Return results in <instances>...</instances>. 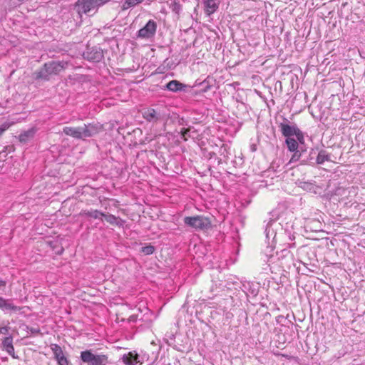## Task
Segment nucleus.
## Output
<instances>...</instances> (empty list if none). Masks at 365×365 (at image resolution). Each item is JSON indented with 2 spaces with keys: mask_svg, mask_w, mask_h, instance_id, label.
Segmentation results:
<instances>
[{
  "mask_svg": "<svg viewBox=\"0 0 365 365\" xmlns=\"http://www.w3.org/2000/svg\"><path fill=\"white\" fill-rule=\"evenodd\" d=\"M68 62L64 61H51L46 62L33 73V78L36 81H48L51 76L58 75L68 67Z\"/></svg>",
  "mask_w": 365,
  "mask_h": 365,
  "instance_id": "f257e3e1",
  "label": "nucleus"
},
{
  "mask_svg": "<svg viewBox=\"0 0 365 365\" xmlns=\"http://www.w3.org/2000/svg\"><path fill=\"white\" fill-rule=\"evenodd\" d=\"M110 0H78L74 9L81 16L83 14L92 16L95 14L99 7L103 6Z\"/></svg>",
  "mask_w": 365,
  "mask_h": 365,
  "instance_id": "f03ea898",
  "label": "nucleus"
},
{
  "mask_svg": "<svg viewBox=\"0 0 365 365\" xmlns=\"http://www.w3.org/2000/svg\"><path fill=\"white\" fill-rule=\"evenodd\" d=\"M80 359L86 365H109L108 358L106 355L95 354L91 350L82 351Z\"/></svg>",
  "mask_w": 365,
  "mask_h": 365,
  "instance_id": "7ed1b4c3",
  "label": "nucleus"
},
{
  "mask_svg": "<svg viewBox=\"0 0 365 365\" xmlns=\"http://www.w3.org/2000/svg\"><path fill=\"white\" fill-rule=\"evenodd\" d=\"M183 221L185 225L196 230H205L212 227L210 218L203 215L185 217Z\"/></svg>",
  "mask_w": 365,
  "mask_h": 365,
  "instance_id": "20e7f679",
  "label": "nucleus"
},
{
  "mask_svg": "<svg viewBox=\"0 0 365 365\" xmlns=\"http://www.w3.org/2000/svg\"><path fill=\"white\" fill-rule=\"evenodd\" d=\"M83 56L88 61L99 62L103 58V52L98 46H87L86 50L83 53Z\"/></svg>",
  "mask_w": 365,
  "mask_h": 365,
  "instance_id": "39448f33",
  "label": "nucleus"
},
{
  "mask_svg": "<svg viewBox=\"0 0 365 365\" xmlns=\"http://www.w3.org/2000/svg\"><path fill=\"white\" fill-rule=\"evenodd\" d=\"M156 30V22L153 20H149L145 26L138 31L137 36L141 38H150L155 34Z\"/></svg>",
  "mask_w": 365,
  "mask_h": 365,
  "instance_id": "423d86ee",
  "label": "nucleus"
},
{
  "mask_svg": "<svg viewBox=\"0 0 365 365\" xmlns=\"http://www.w3.org/2000/svg\"><path fill=\"white\" fill-rule=\"evenodd\" d=\"M22 309V307L15 305L12 299L0 297V310L5 314L16 313L21 312Z\"/></svg>",
  "mask_w": 365,
  "mask_h": 365,
  "instance_id": "0eeeda50",
  "label": "nucleus"
},
{
  "mask_svg": "<svg viewBox=\"0 0 365 365\" xmlns=\"http://www.w3.org/2000/svg\"><path fill=\"white\" fill-rule=\"evenodd\" d=\"M143 116L148 122L156 123L163 118V114L160 109L148 108L143 113Z\"/></svg>",
  "mask_w": 365,
  "mask_h": 365,
  "instance_id": "6e6552de",
  "label": "nucleus"
},
{
  "mask_svg": "<svg viewBox=\"0 0 365 365\" xmlns=\"http://www.w3.org/2000/svg\"><path fill=\"white\" fill-rule=\"evenodd\" d=\"M279 128L282 135L287 138L294 135L297 130L299 129L296 125H289V121L285 118H284L283 122L279 124Z\"/></svg>",
  "mask_w": 365,
  "mask_h": 365,
  "instance_id": "1a4fd4ad",
  "label": "nucleus"
},
{
  "mask_svg": "<svg viewBox=\"0 0 365 365\" xmlns=\"http://www.w3.org/2000/svg\"><path fill=\"white\" fill-rule=\"evenodd\" d=\"M81 127L83 140L97 135L102 130V126L98 123L84 124Z\"/></svg>",
  "mask_w": 365,
  "mask_h": 365,
  "instance_id": "9d476101",
  "label": "nucleus"
},
{
  "mask_svg": "<svg viewBox=\"0 0 365 365\" xmlns=\"http://www.w3.org/2000/svg\"><path fill=\"white\" fill-rule=\"evenodd\" d=\"M122 361L126 365L142 364L140 356L135 351H130L123 355Z\"/></svg>",
  "mask_w": 365,
  "mask_h": 365,
  "instance_id": "9b49d317",
  "label": "nucleus"
},
{
  "mask_svg": "<svg viewBox=\"0 0 365 365\" xmlns=\"http://www.w3.org/2000/svg\"><path fill=\"white\" fill-rule=\"evenodd\" d=\"M63 133L68 136L75 139L83 140L82 133V127H68L66 126L63 128Z\"/></svg>",
  "mask_w": 365,
  "mask_h": 365,
  "instance_id": "f8f14e48",
  "label": "nucleus"
},
{
  "mask_svg": "<svg viewBox=\"0 0 365 365\" xmlns=\"http://www.w3.org/2000/svg\"><path fill=\"white\" fill-rule=\"evenodd\" d=\"M1 347L9 355H11L14 359L18 358V356H16V354H15L14 347L13 346V337L11 335H9V336L5 337L2 340Z\"/></svg>",
  "mask_w": 365,
  "mask_h": 365,
  "instance_id": "ddd939ff",
  "label": "nucleus"
},
{
  "mask_svg": "<svg viewBox=\"0 0 365 365\" xmlns=\"http://www.w3.org/2000/svg\"><path fill=\"white\" fill-rule=\"evenodd\" d=\"M165 88L170 91L178 92L185 91L187 88V85L183 84L177 80H173L165 85Z\"/></svg>",
  "mask_w": 365,
  "mask_h": 365,
  "instance_id": "4468645a",
  "label": "nucleus"
},
{
  "mask_svg": "<svg viewBox=\"0 0 365 365\" xmlns=\"http://www.w3.org/2000/svg\"><path fill=\"white\" fill-rule=\"evenodd\" d=\"M103 217H104L105 220L108 222L109 224L112 225H116L119 227H123L125 224V220L115 217V215L109 213H104V215H103Z\"/></svg>",
  "mask_w": 365,
  "mask_h": 365,
  "instance_id": "2eb2a0df",
  "label": "nucleus"
},
{
  "mask_svg": "<svg viewBox=\"0 0 365 365\" xmlns=\"http://www.w3.org/2000/svg\"><path fill=\"white\" fill-rule=\"evenodd\" d=\"M81 216L89 217L93 219H100L102 220L103 215H104V212L98 210H83L80 212Z\"/></svg>",
  "mask_w": 365,
  "mask_h": 365,
  "instance_id": "dca6fc26",
  "label": "nucleus"
},
{
  "mask_svg": "<svg viewBox=\"0 0 365 365\" xmlns=\"http://www.w3.org/2000/svg\"><path fill=\"white\" fill-rule=\"evenodd\" d=\"M36 132V129L35 128H31L24 131L19 136V141L21 143H26L34 137Z\"/></svg>",
  "mask_w": 365,
  "mask_h": 365,
  "instance_id": "f3484780",
  "label": "nucleus"
},
{
  "mask_svg": "<svg viewBox=\"0 0 365 365\" xmlns=\"http://www.w3.org/2000/svg\"><path fill=\"white\" fill-rule=\"evenodd\" d=\"M218 6L219 2L217 0H207L205 1V11L209 15L215 12Z\"/></svg>",
  "mask_w": 365,
  "mask_h": 365,
  "instance_id": "a211bd4d",
  "label": "nucleus"
},
{
  "mask_svg": "<svg viewBox=\"0 0 365 365\" xmlns=\"http://www.w3.org/2000/svg\"><path fill=\"white\" fill-rule=\"evenodd\" d=\"M143 1L144 0H124L123 1L121 9L123 11H125L141 4Z\"/></svg>",
  "mask_w": 365,
  "mask_h": 365,
  "instance_id": "6ab92c4d",
  "label": "nucleus"
},
{
  "mask_svg": "<svg viewBox=\"0 0 365 365\" xmlns=\"http://www.w3.org/2000/svg\"><path fill=\"white\" fill-rule=\"evenodd\" d=\"M330 155L327 153L326 150H320L317 156L316 163L317 164H323L325 161H330Z\"/></svg>",
  "mask_w": 365,
  "mask_h": 365,
  "instance_id": "aec40b11",
  "label": "nucleus"
},
{
  "mask_svg": "<svg viewBox=\"0 0 365 365\" xmlns=\"http://www.w3.org/2000/svg\"><path fill=\"white\" fill-rule=\"evenodd\" d=\"M51 350L53 351V354L54 355V359L56 360H58L61 358L65 357L63 351L60 346L58 344H51Z\"/></svg>",
  "mask_w": 365,
  "mask_h": 365,
  "instance_id": "412c9836",
  "label": "nucleus"
},
{
  "mask_svg": "<svg viewBox=\"0 0 365 365\" xmlns=\"http://www.w3.org/2000/svg\"><path fill=\"white\" fill-rule=\"evenodd\" d=\"M212 78H210L209 76L203 81L200 82L199 83V86L202 87L201 91L207 92V91H209L212 86Z\"/></svg>",
  "mask_w": 365,
  "mask_h": 365,
  "instance_id": "4be33fe9",
  "label": "nucleus"
},
{
  "mask_svg": "<svg viewBox=\"0 0 365 365\" xmlns=\"http://www.w3.org/2000/svg\"><path fill=\"white\" fill-rule=\"evenodd\" d=\"M285 143L287 144V148L291 152L299 149L298 142L292 138H287L285 140Z\"/></svg>",
  "mask_w": 365,
  "mask_h": 365,
  "instance_id": "5701e85b",
  "label": "nucleus"
},
{
  "mask_svg": "<svg viewBox=\"0 0 365 365\" xmlns=\"http://www.w3.org/2000/svg\"><path fill=\"white\" fill-rule=\"evenodd\" d=\"M169 7L171 9L173 12L175 13L178 15L180 13L182 10V5L180 4L179 0H170Z\"/></svg>",
  "mask_w": 365,
  "mask_h": 365,
  "instance_id": "b1692460",
  "label": "nucleus"
},
{
  "mask_svg": "<svg viewBox=\"0 0 365 365\" xmlns=\"http://www.w3.org/2000/svg\"><path fill=\"white\" fill-rule=\"evenodd\" d=\"M292 155V157L290 159V162L297 161L300 159V158L303 157L305 153V150H302L300 151L299 149L296 150Z\"/></svg>",
  "mask_w": 365,
  "mask_h": 365,
  "instance_id": "393cba45",
  "label": "nucleus"
},
{
  "mask_svg": "<svg viewBox=\"0 0 365 365\" xmlns=\"http://www.w3.org/2000/svg\"><path fill=\"white\" fill-rule=\"evenodd\" d=\"M154 251H155V247L152 245L145 246V247H142V249H141V252H143L146 255L153 254L154 252Z\"/></svg>",
  "mask_w": 365,
  "mask_h": 365,
  "instance_id": "a878e982",
  "label": "nucleus"
},
{
  "mask_svg": "<svg viewBox=\"0 0 365 365\" xmlns=\"http://www.w3.org/2000/svg\"><path fill=\"white\" fill-rule=\"evenodd\" d=\"M294 135L297 137L298 143L303 145L304 143V133L299 130H297Z\"/></svg>",
  "mask_w": 365,
  "mask_h": 365,
  "instance_id": "bb28decb",
  "label": "nucleus"
},
{
  "mask_svg": "<svg viewBox=\"0 0 365 365\" xmlns=\"http://www.w3.org/2000/svg\"><path fill=\"white\" fill-rule=\"evenodd\" d=\"M190 128H182L180 131V134H181V136L182 138L185 140H187V137H190V135H188V133L190 132Z\"/></svg>",
  "mask_w": 365,
  "mask_h": 365,
  "instance_id": "cd10ccee",
  "label": "nucleus"
},
{
  "mask_svg": "<svg viewBox=\"0 0 365 365\" xmlns=\"http://www.w3.org/2000/svg\"><path fill=\"white\" fill-rule=\"evenodd\" d=\"M274 222V220L272 219H269V221L267 222V225H266V228H265V234H266V237L267 238H269V233H270V230H269V227L271 226L272 223Z\"/></svg>",
  "mask_w": 365,
  "mask_h": 365,
  "instance_id": "c85d7f7f",
  "label": "nucleus"
},
{
  "mask_svg": "<svg viewBox=\"0 0 365 365\" xmlns=\"http://www.w3.org/2000/svg\"><path fill=\"white\" fill-rule=\"evenodd\" d=\"M9 329H10V327H9V326L1 327H0V334L7 335V334H9Z\"/></svg>",
  "mask_w": 365,
  "mask_h": 365,
  "instance_id": "c756f323",
  "label": "nucleus"
},
{
  "mask_svg": "<svg viewBox=\"0 0 365 365\" xmlns=\"http://www.w3.org/2000/svg\"><path fill=\"white\" fill-rule=\"evenodd\" d=\"M57 361L58 365H68V361L66 357L61 358Z\"/></svg>",
  "mask_w": 365,
  "mask_h": 365,
  "instance_id": "7c9ffc66",
  "label": "nucleus"
},
{
  "mask_svg": "<svg viewBox=\"0 0 365 365\" xmlns=\"http://www.w3.org/2000/svg\"><path fill=\"white\" fill-rule=\"evenodd\" d=\"M6 281L0 279V289H4V287L6 286Z\"/></svg>",
  "mask_w": 365,
  "mask_h": 365,
  "instance_id": "2f4dec72",
  "label": "nucleus"
},
{
  "mask_svg": "<svg viewBox=\"0 0 365 365\" xmlns=\"http://www.w3.org/2000/svg\"><path fill=\"white\" fill-rule=\"evenodd\" d=\"M30 330H31V332L34 333V334L40 333V330L37 328H31Z\"/></svg>",
  "mask_w": 365,
  "mask_h": 365,
  "instance_id": "473e14b6",
  "label": "nucleus"
},
{
  "mask_svg": "<svg viewBox=\"0 0 365 365\" xmlns=\"http://www.w3.org/2000/svg\"><path fill=\"white\" fill-rule=\"evenodd\" d=\"M6 130V126L0 127V136L3 134V133Z\"/></svg>",
  "mask_w": 365,
  "mask_h": 365,
  "instance_id": "72a5a7b5",
  "label": "nucleus"
},
{
  "mask_svg": "<svg viewBox=\"0 0 365 365\" xmlns=\"http://www.w3.org/2000/svg\"><path fill=\"white\" fill-rule=\"evenodd\" d=\"M136 320V317L135 315H132L129 317L130 322H135Z\"/></svg>",
  "mask_w": 365,
  "mask_h": 365,
  "instance_id": "f704fd0d",
  "label": "nucleus"
},
{
  "mask_svg": "<svg viewBox=\"0 0 365 365\" xmlns=\"http://www.w3.org/2000/svg\"><path fill=\"white\" fill-rule=\"evenodd\" d=\"M313 154H314V155H315V154H316V151H315V150H312V151H311V153H310L309 155H313Z\"/></svg>",
  "mask_w": 365,
  "mask_h": 365,
  "instance_id": "c9c22d12",
  "label": "nucleus"
},
{
  "mask_svg": "<svg viewBox=\"0 0 365 365\" xmlns=\"http://www.w3.org/2000/svg\"><path fill=\"white\" fill-rule=\"evenodd\" d=\"M1 360H2V361L6 362L8 359H7V357H4V358H2Z\"/></svg>",
  "mask_w": 365,
  "mask_h": 365,
  "instance_id": "e433bc0d",
  "label": "nucleus"
},
{
  "mask_svg": "<svg viewBox=\"0 0 365 365\" xmlns=\"http://www.w3.org/2000/svg\"><path fill=\"white\" fill-rule=\"evenodd\" d=\"M3 165H4V161L0 160V168H1L3 167Z\"/></svg>",
  "mask_w": 365,
  "mask_h": 365,
  "instance_id": "4c0bfd02",
  "label": "nucleus"
},
{
  "mask_svg": "<svg viewBox=\"0 0 365 365\" xmlns=\"http://www.w3.org/2000/svg\"><path fill=\"white\" fill-rule=\"evenodd\" d=\"M307 160H308V159H305V158H304V159H303L302 161V163H306L307 162Z\"/></svg>",
  "mask_w": 365,
  "mask_h": 365,
  "instance_id": "58836bf2",
  "label": "nucleus"
},
{
  "mask_svg": "<svg viewBox=\"0 0 365 365\" xmlns=\"http://www.w3.org/2000/svg\"><path fill=\"white\" fill-rule=\"evenodd\" d=\"M19 1H24L25 0H19Z\"/></svg>",
  "mask_w": 365,
  "mask_h": 365,
  "instance_id": "ea45409f",
  "label": "nucleus"
}]
</instances>
